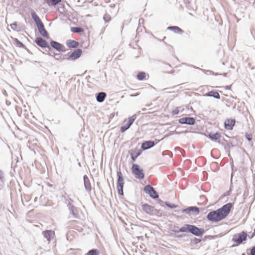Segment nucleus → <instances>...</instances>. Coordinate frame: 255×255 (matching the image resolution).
Wrapping results in <instances>:
<instances>
[{"mask_svg": "<svg viewBox=\"0 0 255 255\" xmlns=\"http://www.w3.org/2000/svg\"><path fill=\"white\" fill-rule=\"evenodd\" d=\"M232 207V203H227L216 210L210 211L207 215V219L213 223L221 221L228 216Z\"/></svg>", "mask_w": 255, "mask_h": 255, "instance_id": "1", "label": "nucleus"}, {"mask_svg": "<svg viewBox=\"0 0 255 255\" xmlns=\"http://www.w3.org/2000/svg\"><path fill=\"white\" fill-rule=\"evenodd\" d=\"M172 232L175 234L179 232L189 233L194 236L201 237L204 234L205 230L203 228H198L195 225L185 224L179 230H173Z\"/></svg>", "mask_w": 255, "mask_h": 255, "instance_id": "2", "label": "nucleus"}, {"mask_svg": "<svg viewBox=\"0 0 255 255\" xmlns=\"http://www.w3.org/2000/svg\"><path fill=\"white\" fill-rule=\"evenodd\" d=\"M117 190L118 194L121 196H123V188L124 185V177L120 170L117 171Z\"/></svg>", "mask_w": 255, "mask_h": 255, "instance_id": "3", "label": "nucleus"}, {"mask_svg": "<svg viewBox=\"0 0 255 255\" xmlns=\"http://www.w3.org/2000/svg\"><path fill=\"white\" fill-rule=\"evenodd\" d=\"M132 172L135 177L139 180L142 179L144 177L143 170L140 168V166L136 164H133L132 166Z\"/></svg>", "mask_w": 255, "mask_h": 255, "instance_id": "4", "label": "nucleus"}, {"mask_svg": "<svg viewBox=\"0 0 255 255\" xmlns=\"http://www.w3.org/2000/svg\"><path fill=\"white\" fill-rule=\"evenodd\" d=\"M248 235L246 232L243 231L241 233L234 235L232 241L237 245L241 244L244 241L247 239Z\"/></svg>", "mask_w": 255, "mask_h": 255, "instance_id": "5", "label": "nucleus"}, {"mask_svg": "<svg viewBox=\"0 0 255 255\" xmlns=\"http://www.w3.org/2000/svg\"><path fill=\"white\" fill-rule=\"evenodd\" d=\"M199 208L196 206H190L186 209H182L181 212L189 215L196 216L199 213Z\"/></svg>", "mask_w": 255, "mask_h": 255, "instance_id": "6", "label": "nucleus"}, {"mask_svg": "<svg viewBox=\"0 0 255 255\" xmlns=\"http://www.w3.org/2000/svg\"><path fill=\"white\" fill-rule=\"evenodd\" d=\"M137 116L136 114L132 115L128 118V121L124 125L121 127L120 131L122 132H124L128 129L133 123L134 121L136 119Z\"/></svg>", "mask_w": 255, "mask_h": 255, "instance_id": "7", "label": "nucleus"}, {"mask_svg": "<svg viewBox=\"0 0 255 255\" xmlns=\"http://www.w3.org/2000/svg\"><path fill=\"white\" fill-rule=\"evenodd\" d=\"M144 191L153 199H157L158 198L157 192L150 185H147L144 187Z\"/></svg>", "mask_w": 255, "mask_h": 255, "instance_id": "8", "label": "nucleus"}, {"mask_svg": "<svg viewBox=\"0 0 255 255\" xmlns=\"http://www.w3.org/2000/svg\"><path fill=\"white\" fill-rule=\"evenodd\" d=\"M82 53V50L81 49H77L71 53H69L66 59L69 60H75L79 58Z\"/></svg>", "mask_w": 255, "mask_h": 255, "instance_id": "9", "label": "nucleus"}, {"mask_svg": "<svg viewBox=\"0 0 255 255\" xmlns=\"http://www.w3.org/2000/svg\"><path fill=\"white\" fill-rule=\"evenodd\" d=\"M35 43L41 48H47L49 51L51 50V46L49 45L46 40L41 37H37L35 40Z\"/></svg>", "mask_w": 255, "mask_h": 255, "instance_id": "10", "label": "nucleus"}, {"mask_svg": "<svg viewBox=\"0 0 255 255\" xmlns=\"http://www.w3.org/2000/svg\"><path fill=\"white\" fill-rule=\"evenodd\" d=\"M178 122L181 124L194 125L196 123V120L193 117H184L179 119Z\"/></svg>", "mask_w": 255, "mask_h": 255, "instance_id": "11", "label": "nucleus"}, {"mask_svg": "<svg viewBox=\"0 0 255 255\" xmlns=\"http://www.w3.org/2000/svg\"><path fill=\"white\" fill-rule=\"evenodd\" d=\"M50 43L51 46L58 51L64 52L66 50L65 47L62 44L57 41L51 40Z\"/></svg>", "mask_w": 255, "mask_h": 255, "instance_id": "12", "label": "nucleus"}, {"mask_svg": "<svg viewBox=\"0 0 255 255\" xmlns=\"http://www.w3.org/2000/svg\"><path fill=\"white\" fill-rule=\"evenodd\" d=\"M142 209L144 212L149 215H152V214H155V209L154 207L147 204H143Z\"/></svg>", "mask_w": 255, "mask_h": 255, "instance_id": "13", "label": "nucleus"}, {"mask_svg": "<svg viewBox=\"0 0 255 255\" xmlns=\"http://www.w3.org/2000/svg\"><path fill=\"white\" fill-rule=\"evenodd\" d=\"M155 145V143L152 140H147L144 141L141 146V148L143 150H146L150 149Z\"/></svg>", "mask_w": 255, "mask_h": 255, "instance_id": "14", "label": "nucleus"}, {"mask_svg": "<svg viewBox=\"0 0 255 255\" xmlns=\"http://www.w3.org/2000/svg\"><path fill=\"white\" fill-rule=\"evenodd\" d=\"M235 123L236 121L235 119L226 120L224 123L225 128L229 130H231L233 129Z\"/></svg>", "mask_w": 255, "mask_h": 255, "instance_id": "15", "label": "nucleus"}, {"mask_svg": "<svg viewBox=\"0 0 255 255\" xmlns=\"http://www.w3.org/2000/svg\"><path fill=\"white\" fill-rule=\"evenodd\" d=\"M84 180V184L85 190L88 192H90L91 191L92 187L91 185V183L90 181V179L88 177L85 175L83 177Z\"/></svg>", "mask_w": 255, "mask_h": 255, "instance_id": "16", "label": "nucleus"}, {"mask_svg": "<svg viewBox=\"0 0 255 255\" xmlns=\"http://www.w3.org/2000/svg\"><path fill=\"white\" fill-rule=\"evenodd\" d=\"M42 235L48 243L50 242L51 239L54 236V232L52 230H45L42 232Z\"/></svg>", "mask_w": 255, "mask_h": 255, "instance_id": "17", "label": "nucleus"}, {"mask_svg": "<svg viewBox=\"0 0 255 255\" xmlns=\"http://www.w3.org/2000/svg\"><path fill=\"white\" fill-rule=\"evenodd\" d=\"M129 152L130 154L131 159L133 161H135V160L136 159L137 157L141 154L142 151L140 150L137 149V150H130L129 151Z\"/></svg>", "mask_w": 255, "mask_h": 255, "instance_id": "18", "label": "nucleus"}, {"mask_svg": "<svg viewBox=\"0 0 255 255\" xmlns=\"http://www.w3.org/2000/svg\"><path fill=\"white\" fill-rule=\"evenodd\" d=\"M31 17L35 22L36 26L38 27L43 24L39 16L36 14L35 11H32L31 13Z\"/></svg>", "mask_w": 255, "mask_h": 255, "instance_id": "19", "label": "nucleus"}, {"mask_svg": "<svg viewBox=\"0 0 255 255\" xmlns=\"http://www.w3.org/2000/svg\"><path fill=\"white\" fill-rule=\"evenodd\" d=\"M38 30V31L40 35L44 37L48 38L49 36V34L47 31L46 30L44 27V25L43 24L40 25V26L37 27Z\"/></svg>", "mask_w": 255, "mask_h": 255, "instance_id": "20", "label": "nucleus"}, {"mask_svg": "<svg viewBox=\"0 0 255 255\" xmlns=\"http://www.w3.org/2000/svg\"><path fill=\"white\" fill-rule=\"evenodd\" d=\"M205 97H212L217 99H220V95L216 91H211L204 95Z\"/></svg>", "mask_w": 255, "mask_h": 255, "instance_id": "21", "label": "nucleus"}, {"mask_svg": "<svg viewBox=\"0 0 255 255\" xmlns=\"http://www.w3.org/2000/svg\"><path fill=\"white\" fill-rule=\"evenodd\" d=\"M107 94L104 92H101L96 94V100L99 103H102L104 101Z\"/></svg>", "mask_w": 255, "mask_h": 255, "instance_id": "22", "label": "nucleus"}, {"mask_svg": "<svg viewBox=\"0 0 255 255\" xmlns=\"http://www.w3.org/2000/svg\"><path fill=\"white\" fill-rule=\"evenodd\" d=\"M167 29L169 30H172L175 33L182 34L184 32L182 29H181L180 27H179L177 26H168L167 28Z\"/></svg>", "mask_w": 255, "mask_h": 255, "instance_id": "23", "label": "nucleus"}, {"mask_svg": "<svg viewBox=\"0 0 255 255\" xmlns=\"http://www.w3.org/2000/svg\"><path fill=\"white\" fill-rule=\"evenodd\" d=\"M67 45L69 48H75L79 45V43L73 40H69L67 42Z\"/></svg>", "mask_w": 255, "mask_h": 255, "instance_id": "24", "label": "nucleus"}, {"mask_svg": "<svg viewBox=\"0 0 255 255\" xmlns=\"http://www.w3.org/2000/svg\"><path fill=\"white\" fill-rule=\"evenodd\" d=\"M221 137L220 133L216 132L215 133H210L208 135V137L213 141H216Z\"/></svg>", "mask_w": 255, "mask_h": 255, "instance_id": "25", "label": "nucleus"}, {"mask_svg": "<svg viewBox=\"0 0 255 255\" xmlns=\"http://www.w3.org/2000/svg\"><path fill=\"white\" fill-rule=\"evenodd\" d=\"M62 0H45L46 3L49 5L55 6L61 1Z\"/></svg>", "mask_w": 255, "mask_h": 255, "instance_id": "26", "label": "nucleus"}, {"mask_svg": "<svg viewBox=\"0 0 255 255\" xmlns=\"http://www.w3.org/2000/svg\"><path fill=\"white\" fill-rule=\"evenodd\" d=\"M13 41H14V44L17 47L24 48H25V46L17 38H13Z\"/></svg>", "mask_w": 255, "mask_h": 255, "instance_id": "27", "label": "nucleus"}, {"mask_svg": "<svg viewBox=\"0 0 255 255\" xmlns=\"http://www.w3.org/2000/svg\"><path fill=\"white\" fill-rule=\"evenodd\" d=\"M145 77L146 73L143 71L139 72L136 76L137 79L140 81H142L145 79Z\"/></svg>", "mask_w": 255, "mask_h": 255, "instance_id": "28", "label": "nucleus"}, {"mask_svg": "<svg viewBox=\"0 0 255 255\" xmlns=\"http://www.w3.org/2000/svg\"><path fill=\"white\" fill-rule=\"evenodd\" d=\"M71 31L74 33H80L83 32V29L79 27H72L71 28Z\"/></svg>", "mask_w": 255, "mask_h": 255, "instance_id": "29", "label": "nucleus"}, {"mask_svg": "<svg viewBox=\"0 0 255 255\" xmlns=\"http://www.w3.org/2000/svg\"><path fill=\"white\" fill-rule=\"evenodd\" d=\"M99 251L97 249H92L88 251L85 255H99Z\"/></svg>", "mask_w": 255, "mask_h": 255, "instance_id": "30", "label": "nucleus"}, {"mask_svg": "<svg viewBox=\"0 0 255 255\" xmlns=\"http://www.w3.org/2000/svg\"><path fill=\"white\" fill-rule=\"evenodd\" d=\"M223 145H224L225 148L226 150L230 149L231 147H233V144L231 142L226 141L225 143H222Z\"/></svg>", "mask_w": 255, "mask_h": 255, "instance_id": "31", "label": "nucleus"}, {"mask_svg": "<svg viewBox=\"0 0 255 255\" xmlns=\"http://www.w3.org/2000/svg\"><path fill=\"white\" fill-rule=\"evenodd\" d=\"M70 214L72 215V216L75 218L78 219L79 218L78 211L76 208H75V209L71 210L70 211Z\"/></svg>", "mask_w": 255, "mask_h": 255, "instance_id": "32", "label": "nucleus"}, {"mask_svg": "<svg viewBox=\"0 0 255 255\" xmlns=\"http://www.w3.org/2000/svg\"><path fill=\"white\" fill-rule=\"evenodd\" d=\"M64 56V55H61V54L55 53L54 52H53V57L56 60H59L60 59L63 60L66 59V58H65Z\"/></svg>", "mask_w": 255, "mask_h": 255, "instance_id": "33", "label": "nucleus"}, {"mask_svg": "<svg viewBox=\"0 0 255 255\" xmlns=\"http://www.w3.org/2000/svg\"><path fill=\"white\" fill-rule=\"evenodd\" d=\"M17 23L16 21L10 24V26L12 29L15 31H19V30L17 28Z\"/></svg>", "mask_w": 255, "mask_h": 255, "instance_id": "34", "label": "nucleus"}, {"mask_svg": "<svg viewBox=\"0 0 255 255\" xmlns=\"http://www.w3.org/2000/svg\"><path fill=\"white\" fill-rule=\"evenodd\" d=\"M165 204L168 207L171 209L176 208L177 207V205L173 203H171L169 202H165Z\"/></svg>", "mask_w": 255, "mask_h": 255, "instance_id": "35", "label": "nucleus"}, {"mask_svg": "<svg viewBox=\"0 0 255 255\" xmlns=\"http://www.w3.org/2000/svg\"><path fill=\"white\" fill-rule=\"evenodd\" d=\"M103 19L105 22H108L111 20V17L109 14H105L103 16Z\"/></svg>", "mask_w": 255, "mask_h": 255, "instance_id": "36", "label": "nucleus"}, {"mask_svg": "<svg viewBox=\"0 0 255 255\" xmlns=\"http://www.w3.org/2000/svg\"><path fill=\"white\" fill-rule=\"evenodd\" d=\"M162 155L163 156H165V155H168L170 158H171L173 156V154L171 152H170V151L169 150H165V151H164L163 152H162Z\"/></svg>", "mask_w": 255, "mask_h": 255, "instance_id": "37", "label": "nucleus"}, {"mask_svg": "<svg viewBox=\"0 0 255 255\" xmlns=\"http://www.w3.org/2000/svg\"><path fill=\"white\" fill-rule=\"evenodd\" d=\"M180 112L179 108L177 107L174 110H173L172 112V114L173 115H178Z\"/></svg>", "mask_w": 255, "mask_h": 255, "instance_id": "38", "label": "nucleus"}, {"mask_svg": "<svg viewBox=\"0 0 255 255\" xmlns=\"http://www.w3.org/2000/svg\"><path fill=\"white\" fill-rule=\"evenodd\" d=\"M250 255H255V246L250 249Z\"/></svg>", "mask_w": 255, "mask_h": 255, "instance_id": "39", "label": "nucleus"}, {"mask_svg": "<svg viewBox=\"0 0 255 255\" xmlns=\"http://www.w3.org/2000/svg\"><path fill=\"white\" fill-rule=\"evenodd\" d=\"M201 241V240L199 239H198V238H195L194 239V240H193V242L194 243V244H197L199 243H200Z\"/></svg>", "mask_w": 255, "mask_h": 255, "instance_id": "40", "label": "nucleus"}, {"mask_svg": "<svg viewBox=\"0 0 255 255\" xmlns=\"http://www.w3.org/2000/svg\"><path fill=\"white\" fill-rule=\"evenodd\" d=\"M246 138L249 140V141H251L252 139V136L250 134H247L246 135Z\"/></svg>", "mask_w": 255, "mask_h": 255, "instance_id": "41", "label": "nucleus"}, {"mask_svg": "<svg viewBox=\"0 0 255 255\" xmlns=\"http://www.w3.org/2000/svg\"><path fill=\"white\" fill-rule=\"evenodd\" d=\"M155 214H152V215H158L160 213V210L155 209Z\"/></svg>", "mask_w": 255, "mask_h": 255, "instance_id": "42", "label": "nucleus"}, {"mask_svg": "<svg viewBox=\"0 0 255 255\" xmlns=\"http://www.w3.org/2000/svg\"><path fill=\"white\" fill-rule=\"evenodd\" d=\"M66 202L72 203L73 200L71 198H68V199H65V203H66Z\"/></svg>", "mask_w": 255, "mask_h": 255, "instance_id": "43", "label": "nucleus"}, {"mask_svg": "<svg viewBox=\"0 0 255 255\" xmlns=\"http://www.w3.org/2000/svg\"><path fill=\"white\" fill-rule=\"evenodd\" d=\"M231 88V85H228V86H225V89L226 90H230Z\"/></svg>", "mask_w": 255, "mask_h": 255, "instance_id": "44", "label": "nucleus"}, {"mask_svg": "<svg viewBox=\"0 0 255 255\" xmlns=\"http://www.w3.org/2000/svg\"><path fill=\"white\" fill-rule=\"evenodd\" d=\"M75 208L76 207L73 205L71 206L70 207H69L68 208V209L69 210V211H70L71 210H72L73 209H75Z\"/></svg>", "mask_w": 255, "mask_h": 255, "instance_id": "45", "label": "nucleus"}, {"mask_svg": "<svg viewBox=\"0 0 255 255\" xmlns=\"http://www.w3.org/2000/svg\"><path fill=\"white\" fill-rule=\"evenodd\" d=\"M66 204H67V207H68V208H69V207H70V206H71L73 205L72 204V203H70L67 202H66Z\"/></svg>", "mask_w": 255, "mask_h": 255, "instance_id": "46", "label": "nucleus"}, {"mask_svg": "<svg viewBox=\"0 0 255 255\" xmlns=\"http://www.w3.org/2000/svg\"><path fill=\"white\" fill-rule=\"evenodd\" d=\"M255 236V229H254V231L253 234H252V235L251 237H250L249 238H250V239H252V238H253Z\"/></svg>", "mask_w": 255, "mask_h": 255, "instance_id": "47", "label": "nucleus"}, {"mask_svg": "<svg viewBox=\"0 0 255 255\" xmlns=\"http://www.w3.org/2000/svg\"><path fill=\"white\" fill-rule=\"evenodd\" d=\"M48 54H49L50 56H53V52H51L50 53V52H49V53H48Z\"/></svg>", "mask_w": 255, "mask_h": 255, "instance_id": "48", "label": "nucleus"}, {"mask_svg": "<svg viewBox=\"0 0 255 255\" xmlns=\"http://www.w3.org/2000/svg\"><path fill=\"white\" fill-rule=\"evenodd\" d=\"M110 7H112V8H114L115 7V4H111L110 5Z\"/></svg>", "mask_w": 255, "mask_h": 255, "instance_id": "49", "label": "nucleus"}, {"mask_svg": "<svg viewBox=\"0 0 255 255\" xmlns=\"http://www.w3.org/2000/svg\"><path fill=\"white\" fill-rule=\"evenodd\" d=\"M227 74H228L227 73H225L223 74V75L224 76H227Z\"/></svg>", "mask_w": 255, "mask_h": 255, "instance_id": "50", "label": "nucleus"}, {"mask_svg": "<svg viewBox=\"0 0 255 255\" xmlns=\"http://www.w3.org/2000/svg\"><path fill=\"white\" fill-rule=\"evenodd\" d=\"M178 237H183V236L182 235H179L177 236Z\"/></svg>", "mask_w": 255, "mask_h": 255, "instance_id": "51", "label": "nucleus"}, {"mask_svg": "<svg viewBox=\"0 0 255 255\" xmlns=\"http://www.w3.org/2000/svg\"><path fill=\"white\" fill-rule=\"evenodd\" d=\"M236 106V104H235L233 107V109H235Z\"/></svg>", "mask_w": 255, "mask_h": 255, "instance_id": "52", "label": "nucleus"}, {"mask_svg": "<svg viewBox=\"0 0 255 255\" xmlns=\"http://www.w3.org/2000/svg\"><path fill=\"white\" fill-rule=\"evenodd\" d=\"M179 149V147H176V148H175V150H176L177 149Z\"/></svg>", "mask_w": 255, "mask_h": 255, "instance_id": "53", "label": "nucleus"}, {"mask_svg": "<svg viewBox=\"0 0 255 255\" xmlns=\"http://www.w3.org/2000/svg\"><path fill=\"white\" fill-rule=\"evenodd\" d=\"M176 212L179 213L180 212V211H175Z\"/></svg>", "mask_w": 255, "mask_h": 255, "instance_id": "54", "label": "nucleus"}, {"mask_svg": "<svg viewBox=\"0 0 255 255\" xmlns=\"http://www.w3.org/2000/svg\"><path fill=\"white\" fill-rule=\"evenodd\" d=\"M242 255H246V254H244V253H243V254H242Z\"/></svg>", "mask_w": 255, "mask_h": 255, "instance_id": "55", "label": "nucleus"}]
</instances>
